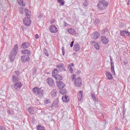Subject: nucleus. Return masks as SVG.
Here are the masks:
<instances>
[{
    "label": "nucleus",
    "instance_id": "3c124183",
    "mask_svg": "<svg viewBox=\"0 0 130 130\" xmlns=\"http://www.w3.org/2000/svg\"><path fill=\"white\" fill-rule=\"evenodd\" d=\"M0 130H6V127L4 126H0Z\"/></svg>",
    "mask_w": 130,
    "mask_h": 130
},
{
    "label": "nucleus",
    "instance_id": "393cba45",
    "mask_svg": "<svg viewBox=\"0 0 130 130\" xmlns=\"http://www.w3.org/2000/svg\"><path fill=\"white\" fill-rule=\"evenodd\" d=\"M56 93H57V91H56V89H54L51 92V94L52 97H53V98L56 97Z\"/></svg>",
    "mask_w": 130,
    "mask_h": 130
},
{
    "label": "nucleus",
    "instance_id": "7ed1b4c3",
    "mask_svg": "<svg viewBox=\"0 0 130 130\" xmlns=\"http://www.w3.org/2000/svg\"><path fill=\"white\" fill-rule=\"evenodd\" d=\"M32 91L35 94H37L39 95V98H43V93L44 90L42 89V87H34L32 89Z\"/></svg>",
    "mask_w": 130,
    "mask_h": 130
},
{
    "label": "nucleus",
    "instance_id": "ea45409f",
    "mask_svg": "<svg viewBox=\"0 0 130 130\" xmlns=\"http://www.w3.org/2000/svg\"><path fill=\"white\" fill-rule=\"evenodd\" d=\"M45 104H48V103H50V100H45L44 101Z\"/></svg>",
    "mask_w": 130,
    "mask_h": 130
},
{
    "label": "nucleus",
    "instance_id": "c756f323",
    "mask_svg": "<svg viewBox=\"0 0 130 130\" xmlns=\"http://www.w3.org/2000/svg\"><path fill=\"white\" fill-rule=\"evenodd\" d=\"M68 68V70H69V72H70L71 74H73V73H74V70H73V68H72V65L69 64Z\"/></svg>",
    "mask_w": 130,
    "mask_h": 130
},
{
    "label": "nucleus",
    "instance_id": "7c9ffc66",
    "mask_svg": "<svg viewBox=\"0 0 130 130\" xmlns=\"http://www.w3.org/2000/svg\"><path fill=\"white\" fill-rule=\"evenodd\" d=\"M58 102H59V100H58V98H57L54 101L53 104H54L56 106H57V105H58Z\"/></svg>",
    "mask_w": 130,
    "mask_h": 130
},
{
    "label": "nucleus",
    "instance_id": "f03ea898",
    "mask_svg": "<svg viewBox=\"0 0 130 130\" xmlns=\"http://www.w3.org/2000/svg\"><path fill=\"white\" fill-rule=\"evenodd\" d=\"M108 5H109L108 0H100L97 7L99 10H105L106 7H108Z\"/></svg>",
    "mask_w": 130,
    "mask_h": 130
},
{
    "label": "nucleus",
    "instance_id": "de8ad7c7",
    "mask_svg": "<svg viewBox=\"0 0 130 130\" xmlns=\"http://www.w3.org/2000/svg\"><path fill=\"white\" fill-rule=\"evenodd\" d=\"M111 72L114 74V75H115V71L114 70V68H111Z\"/></svg>",
    "mask_w": 130,
    "mask_h": 130
},
{
    "label": "nucleus",
    "instance_id": "e433bc0d",
    "mask_svg": "<svg viewBox=\"0 0 130 130\" xmlns=\"http://www.w3.org/2000/svg\"><path fill=\"white\" fill-rule=\"evenodd\" d=\"M91 44H92V45H93V46L94 45H96L98 44V43L97 42L95 41H91L90 42Z\"/></svg>",
    "mask_w": 130,
    "mask_h": 130
},
{
    "label": "nucleus",
    "instance_id": "0eeeda50",
    "mask_svg": "<svg viewBox=\"0 0 130 130\" xmlns=\"http://www.w3.org/2000/svg\"><path fill=\"white\" fill-rule=\"evenodd\" d=\"M29 55H23L21 57V62L25 63L26 61H30V57Z\"/></svg>",
    "mask_w": 130,
    "mask_h": 130
},
{
    "label": "nucleus",
    "instance_id": "72a5a7b5",
    "mask_svg": "<svg viewBox=\"0 0 130 130\" xmlns=\"http://www.w3.org/2000/svg\"><path fill=\"white\" fill-rule=\"evenodd\" d=\"M55 79L57 81V80H58V81H61L62 80V77L61 76H60V75H58L56 76V78H55Z\"/></svg>",
    "mask_w": 130,
    "mask_h": 130
},
{
    "label": "nucleus",
    "instance_id": "4c0bfd02",
    "mask_svg": "<svg viewBox=\"0 0 130 130\" xmlns=\"http://www.w3.org/2000/svg\"><path fill=\"white\" fill-rule=\"evenodd\" d=\"M44 52L46 56H48V51L46 49H44Z\"/></svg>",
    "mask_w": 130,
    "mask_h": 130
},
{
    "label": "nucleus",
    "instance_id": "dca6fc26",
    "mask_svg": "<svg viewBox=\"0 0 130 130\" xmlns=\"http://www.w3.org/2000/svg\"><path fill=\"white\" fill-rule=\"evenodd\" d=\"M120 35L121 36H127V37H130V32L127 30H123L120 31Z\"/></svg>",
    "mask_w": 130,
    "mask_h": 130
},
{
    "label": "nucleus",
    "instance_id": "412c9836",
    "mask_svg": "<svg viewBox=\"0 0 130 130\" xmlns=\"http://www.w3.org/2000/svg\"><path fill=\"white\" fill-rule=\"evenodd\" d=\"M62 100L63 101V102H66L67 103L70 101V98H69L68 95H65L62 97Z\"/></svg>",
    "mask_w": 130,
    "mask_h": 130
},
{
    "label": "nucleus",
    "instance_id": "37998d69",
    "mask_svg": "<svg viewBox=\"0 0 130 130\" xmlns=\"http://www.w3.org/2000/svg\"><path fill=\"white\" fill-rule=\"evenodd\" d=\"M19 13H20V14H23V8L22 7L19 8Z\"/></svg>",
    "mask_w": 130,
    "mask_h": 130
},
{
    "label": "nucleus",
    "instance_id": "f257e3e1",
    "mask_svg": "<svg viewBox=\"0 0 130 130\" xmlns=\"http://www.w3.org/2000/svg\"><path fill=\"white\" fill-rule=\"evenodd\" d=\"M18 49H19V46L18 44H16L12 48L11 53L9 55V59L11 61H14L16 58V56L18 54Z\"/></svg>",
    "mask_w": 130,
    "mask_h": 130
},
{
    "label": "nucleus",
    "instance_id": "ddd939ff",
    "mask_svg": "<svg viewBox=\"0 0 130 130\" xmlns=\"http://www.w3.org/2000/svg\"><path fill=\"white\" fill-rule=\"evenodd\" d=\"M47 83L49 85L50 87H53L54 86L55 83L54 82V81L53 79H52V78H48L47 79Z\"/></svg>",
    "mask_w": 130,
    "mask_h": 130
},
{
    "label": "nucleus",
    "instance_id": "09e8293b",
    "mask_svg": "<svg viewBox=\"0 0 130 130\" xmlns=\"http://www.w3.org/2000/svg\"><path fill=\"white\" fill-rule=\"evenodd\" d=\"M72 82H74V80H75V78H76V75L73 74L72 76Z\"/></svg>",
    "mask_w": 130,
    "mask_h": 130
},
{
    "label": "nucleus",
    "instance_id": "4d7b16f0",
    "mask_svg": "<svg viewBox=\"0 0 130 130\" xmlns=\"http://www.w3.org/2000/svg\"><path fill=\"white\" fill-rule=\"evenodd\" d=\"M35 38L36 39H38V38H39V36L38 34H36L35 35Z\"/></svg>",
    "mask_w": 130,
    "mask_h": 130
},
{
    "label": "nucleus",
    "instance_id": "39448f33",
    "mask_svg": "<svg viewBox=\"0 0 130 130\" xmlns=\"http://www.w3.org/2000/svg\"><path fill=\"white\" fill-rule=\"evenodd\" d=\"M22 86L23 84H22V83L20 82H16L13 84V90H15L16 91H19V90L21 89Z\"/></svg>",
    "mask_w": 130,
    "mask_h": 130
},
{
    "label": "nucleus",
    "instance_id": "1a4fd4ad",
    "mask_svg": "<svg viewBox=\"0 0 130 130\" xmlns=\"http://www.w3.org/2000/svg\"><path fill=\"white\" fill-rule=\"evenodd\" d=\"M23 24L25 26H30V24H31V19H30V17H27L23 19Z\"/></svg>",
    "mask_w": 130,
    "mask_h": 130
},
{
    "label": "nucleus",
    "instance_id": "aec40b11",
    "mask_svg": "<svg viewBox=\"0 0 130 130\" xmlns=\"http://www.w3.org/2000/svg\"><path fill=\"white\" fill-rule=\"evenodd\" d=\"M52 75L53 77L55 78V79H56V76H58L57 75H58V70L57 69L54 70V71L52 72Z\"/></svg>",
    "mask_w": 130,
    "mask_h": 130
},
{
    "label": "nucleus",
    "instance_id": "9d476101",
    "mask_svg": "<svg viewBox=\"0 0 130 130\" xmlns=\"http://www.w3.org/2000/svg\"><path fill=\"white\" fill-rule=\"evenodd\" d=\"M29 47H30V43L29 42H23L21 45V48H22V49H27V48H29Z\"/></svg>",
    "mask_w": 130,
    "mask_h": 130
},
{
    "label": "nucleus",
    "instance_id": "2eb2a0df",
    "mask_svg": "<svg viewBox=\"0 0 130 130\" xmlns=\"http://www.w3.org/2000/svg\"><path fill=\"white\" fill-rule=\"evenodd\" d=\"M73 50L75 51L76 52H78V51H80L81 50V46L79 45L78 43H76L74 44Z\"/></svg>",
    "mask_w": 130,
    "mask_h": 130
},
{
    "label": "nucleus",
    "instance_id": "13d9d810",
    "mask_svg": "<svg viewBox=\"0 0 130 130\" xmlns=\"http://www.w3.org/2000/svg\"><path fill=\"white\" fill-rule=\"evenodd\" d=\"M101 33H102V35H104V34H105V31H104V29H103V30L101 31Z\"/></svg>",
    "mask_w": 130,
    "mask_h": 130
},
{
    "label": "nucleus",
    "instance_id": "79ce46f5",
    "mask_svg": "<svg viewBox=\"0 0 130 130\" xmlns=\"http://www.w3.org/2000/svg\"><path fill=\"white\" fill-rule=\"evenodd\" d=\"M90 97L93 100L94 99H95V98H96V96H95V94H94L93 93H91Z\"/></svg>",
    "mask_w": 130,
    "mask_h": 130
},
{
    "label": "nucleus",
    "instance_id": "864d4df0",
    "mask_svg": "<svg viewBox=\"0 0 130 130\" xmlns=\"http://www.w3.org/2000/svg\"><path fill=\"white\" fill-rule=\"evenodd\" d=\"M111 69H114V63H112L111 64Z\"/></svg>",
    "mask_w": 130,
    "mask_h": 130
},
{
    "label": "nucleus",
    "instance_id": "a878e982",
    "mask_svg": "<svg viewBox=\"0 0 130 130\" xmlns=\"http://www.w3.org/2000/svg\"><path fill=\"white\" fill-rule=\"evenodd\" d=\"M17 3L19 6H21V7H25V3H24V0H17Z\"/></svg>",
    "mask_w": 130,
    "mask_h": 130
},
{
    "label": "nucleus",
    "instance_id": "603ef678",
    "mask_svg": "<svg viewBox=\"0 0 130 130\" xmlns=\"http://www.w3.org/2000/svg\"><path fill=\"white\" fill-rule=\"evenodd\" d=\"M111 64L113 63V60H112V57L110 56Z\"/></svg>",
    "mask_w": 130,
    "mask_h": 130
},
{
    "label": "nucleus",
    "instance_id": "f3484780",
    "mask_svg": "<svg viewBox=\"0 0 130 130\" xmlns=\"http://www.w3.org/2000/svg\"><path fill=\"white\" fill-rule=\"evenodd\" d=\"M21 53L22 54H27V55H28V56H30L31 55V51L29 50L28 49H24L21 51Z\"/></svg>",
    "mask_w": 130,
    "mask_h": 130
},
{
    "label": "nucleus",
    "instance_id": "bf43d9fd",
    "mask_svg": "<svg viewBox=\"0 0 130 130\" xmlns=\"http://www.w3.org/2000/svg\"><path fill=\"white\" fill-rule=\"evenodd\" d=\"M123 26H124V24H123V23H121V24L120 25V27H121L122 28V27H123Z\"/></svg>",
    "mask_w": 130,
    "mask_h": 130
},
{
    "label": "nucleus",
    "instance_id": "423d86ee",
    "mask_svg": "<svg viewBox=\"0 0 130 130\" xmlns=\"http://www.w3.org/2000/svg\"><path fill=\"white\" fill-rule=\"evenodd\" d=\"M56 68L58 69L59 72H66V68H64V64L61 63L60 64H58L56 66Z\"/></svg>",
    "mask_w": 130,
    "mask_h": 130
},
{
    "label": "nucleus",
    "instance_id": "a211bd4d",
    "mask_svg": "<svg viewBox=\"0 0 130 130\" xmlns=\"http://www.w3.org/2000/svg\"><path fill=\"white\" fill-rule=\"evenodd\" d=\"M106 76L108 80H112V79H113V77H112V74H111V73L108 71H106Z\"/></svg>",
    "mask_w": 130,
    "mask_h": 130
},
{
    "label": "nucleus",
    "instance_id": "2f4dec72",
    "mask_svg": "<svg viewBox=\"0 0 130 130\" xmlns=\"http://www.w3.org/2000/svg\"><path fill=\"white\" fill-rule=\"evenodd\" d=\"M37 130H45V127L41 125H38L37 126Z\"/></svg>",
    "mask_w": 130,
    "mask_h": 130
},
{
    "label": "nucleus",
    "instance_id": "20e7f679",
    "mask_svg": "<svg viewBox=\"0 0 130 130\" xmlns=\"http://www.w3.org/2000/svg\"><path fill=\"white\" fill-rule=\"evenodd\" d=\"M74 85L77 88H81L82 86V79L81 77H79L75 79Z\"/></svg>",
    "mask_w": 130,
    "mask_h": 130
},
{
    "label": "nucleus",
    "instance_id": "b1692460",
    "mask_svg": "<svg viewBox=\"0 0 130 130\" xmlns=\"http://www.w3.org/2000/svg\"><path fill=\"white\" fill-rule=\"evenodd\" d=\"M59 90V93H60L62 95H64V94H67L68 93L67 89H66L64 87L63 88H61Z\"/></svg>",
    "mask_w": 130,
    "mask_h": 130
},
{
    "label": "nucleus",
    "instance_id": "f704fd0d",
    "mask_svg": "<svg viewBox=\"0 0 130 130\" xmlns=\"http://www.w3.org/2000/svg\"><path fill=\"white\" fill-rule=\"evenodd\" d=\"M25 15L27 16V17H30V14L29 13V10L27 9H25Z\"/></svg>",
    "mask_w": 130,
    "mask_h": 130
},
{
    "label": "nucleus",
    "instance_id": "69168bd1",
    "mask_svg": "<svg viewBox=\"0 0 130 130\" xmlns=\"http://www.w3.org/2000/svg\"><path fill=\"white\" fill-rule=\"evenodd\" d=\"M127 5H129V3H127Z\"/></svg>",
    "mask_w": 130,
    "mask_h": 130
},
{
    "label": "nucleus",
    "instance_id": "c85d7f7f",
    "mask_svg": "<svg viewBox=\"0 0 130 130\" xmlns=\"http://www.w3.org/2000/svg\"><path fill=\"white\" fill-rule=\"evenodd\" d=\"M83 6L85 7H87L89 6V2L88 1V0H85V1L83 3Z\"/></svg>",
    "mask_w": 130,
    "mask_h": 130
},
{
    "label": "nucleus",
    "instance_id": "6e6d98bb",
    "mask_svg": "<svg viewBox=\"0 0 130 130\" xmlns=\"http://www.w3.org/2000/svg\"><path fill=\"white\" fill-rule=\"evenodd\" d=\"M104 31H105V33H107V32H108L109 30L108 28H105V29H104Z\"/></svg>",
    "mask_w": 130,
    "mask_h": 130
},
{
    "label": "nucleus",
    "instance_id": "5fc2aeb1",
    "mask_svg": "<svg viewBox=\"0 0 130 130\" xmlns=\"http://www.w3.org/2000/svg\"><path fill=\"white\" fill-rule=\"evenodd\" d=\"M93 101H94V102H97L98 103V99L95 98V99H94L93 100Z\"/></svg>",
    "mask_w": 130,
    "mask_h": 130
},
{
    "label": "nucleus",
    "instance_id": "e2e57ef3",
    "mask_svg": "<svg viewBox=\"0 0 130 130\" xmlns=\"http://www.w3.org/2000/svg\"><path fill=\"white\" fill-rule=\"evenodd\" d=\"M7 113H8V114H11V111H10V110H8Z\"/></svg>",
    "mask_w": 130,
    "mask_h": 130
},
{
    "label": "nucleus",
    "instance_id": "8fccbe9b",
    "mask_svg": "<svg viewBox=\"0 0 130 130\" xmlns=\"http://www.w3.org/2000/svg\"><path fill=\"white\" fill-rule=\"evenodd\" d=\"M74 42H75V41H74L71 42V43L70 44V47H73V46H74Z\"/></svg>",
    "mask_w": 130,
    "mask_h": 130
},
{
    "label": "nucleus",
    "instance_id": "6e6552de",
    "mask_svg": "<svg viewBox=\"0 0 130 130\" xmlns=\"http://www.w3.org/2000/svg\"><path fill=\"white\" fill-rule=\"evenodd\" d=\"M99 37H100V32L97 31H95L92 34L91 38H92V39H94V40H97V39H98Z\"/></svg>",
    "mask_w": 130,
    "mask_h": 130
},
{
    "label": "nucleus",
    "instance_id": "473e14b6",
    "mask_svg": "<svg viewBox=\"0 0 130 130\" xmlns=\"http://www.w3.org/2000/svg\"><path fill=\"white\" fill-rule=\"evenodd\" d=\"M57 3L60 4V6H63V5L65 4L64 0H57Z\"/></svg>",
    "mask_w": 130,
    "mask_h": 130
},
{
    "label": "nucleus",
    "instance_id": "a19ab883",
    "mask_svg": "<svg viewBox=\"0 0 130 130\" xmlns=\"http://www.w3.org/2000/svg\"><path fill=\"white\" fill-rule=\"evenodd\" d=\"M42 18H43V14L42 13H40V14L38 15V18L42 19Z\"/></svg>",
    "mask_w": 130,
    "mask_h": 130
},
{
    "label": "nucleus",
    "instance_id": "58836bf2",
    "mask_svg": "<svg viewBox=\"0 0 130 130\" xmlns=\"http://www.w3.org/2000/svg\"><path fill=\"white\" fill-rule=\"evenodd\" d=\"M15 74H16L17 76L16 77H19V76H20V72H19L18 70L15 71Z\"/></svg>",
    "mask_w": 130,
    "mask_h": 130
},
{
    "label": "nucleus",
    "instance_id": "9b49d317",
    "mask_svg": "<svg viewBox=\"0 0 130 130\" xmlns=\"http://www.w3.org/2000/svg\"><path fill=\"white\" fill-rule=\"evenodd\" d=\"M49 31L51 32V33H57V31H58V30L55 25H51L50 26Z\"/></svg>",
    "mask_w": 130,
    "mask_h": 130
},
{
    "label": "nucleus",
    "instance_id": "c9c22d12",
    "mask_svg": "<svg viewBox=\"0 0 130 130\" xmlns=\"http://www.w3.org/2000/svg\"><path fill=\"white\" fill-rule=\"evenodd\" d=\"M93 46L94 48L96 49V50H99V49L100 48V46L99 45V44L94 45Z\"/></svg>",
    "mask_w": 130,
    "mask_h": 130
},
{
    "label": "nucleus",
    "instance_id": "5701e85b",
    "mask_svg": "<svg viewBox=\"0 0 130 130\" xmlns=\"http://www.w3.org/2000/svg\"><path fill=\"white\" fill-rule=\"evenodd\" d=\"M78 98L79 101H81L82 100V98H83V91L80 90L78 92Z\"/></svg>",
    "mask_w": 130,
    "mask_h": 130
},
{
    "label": "nucleus",
    "instance_id": "0e129e2a",
    "mask_svg": "<svg viewBox=\"0 0 130 130\" xmlns=\"http://www.w3.org/2000/svg\"><path fill=\"white\" fill-rule=\"evenodd\" d=\"M71 66L74 67V63H71Z\"/></svg>",
    "mask_w": 130,
    "mask_h": 130
},
{
    "label": "nucleus",
    "instance_id": "a18cd8bd",
    "mask_svg": "<svg viewBox=\"0 0 130 130\" xmlns=\"http://www.w3.org/2000/svg\"><path fill=\"white\" fill-rule=\"evenodd\" d=\"M94 23L95 24H99V20L97 18H96L94 20Z\"/></svg>",
    "mask_w": 130,
    "mask_h": 130
},
{
    "label": "nucleus",
    "instance_id": "680f3d73",
    "mask_svg": "<svg viewBox=\"0 0 130 130\" xmlns=\"http://www.w3.org/2000/svg\"><path fill=\"white\" fill-rule=\"evenodd\" d=\"M64 24L65 27H67L68 26V23H67V22H66V21L64 22Z\"/></svg>",
    "mask_w": 130,
    "mask_h": 130
},
{
    "label": "nucleus",
    "instance_id": "c03bdc74",
    "mask_svg": "<svg viewBox=\"0 0 130 130\" xmlns=\"http://www.w3.org/2000/svg\"><path fill=\"white\" fill-rule=\"evenodd\" d=\"M64 47H62V55H64Z\"/></svg>",
    "mask_w": 130,
    "mask_h": 130
},
{
    "label": "nucleus",
    "instance_id": "f8f14e48",
    "mask_svg": "<svg viewBox=\"0 0 130 130\" xmlns=\"http://www.w3.org/2000/svg\"><path fill=\"white\" fill-rule=\"evenodd\" d=\"M56 83L58 89H63V88H64V87H66V84H64V83L62 82V81H57Z\"/></svg>",
    "mask_w": 130,
    "mask_h": 130
},
{
    "label": "nucleus",
    "instance_id": "4be33fe9",
    "mask_svg": "<svg viewBox=\"0 0 130 130\" xmlns=\"http://www.w3.org/2000/svg\"><path fill=\"white\" fill-rule=\"evenodd\" d=\"M28 112L30 113V114L34 115L35 111H34V107H29L28 109Z\"/></svg>",
    "mask_w": 130,
    "mask_h": 130
},
{
    "label": "nucleus",
    "instance_id": "338daca9",
    "mask_svg": "<svg viewBox=\"0 0 130 130\" xmlns=\"http://www.w3.org/2000/svg\"><path fill=\"white\" fill-rule=\"evenodd\" d=\"M104 121H105V122H106V120H104Z\"/></svg>",
    "mask_w": 130,
    "mask_h": 130
},
{
    "label": "nucleus",
    "instance_id": "052dcab7",
    "mask_svg": "<svg viewBox=\"0 0 130 130\" xmlns=\"http://www.w3.org/2000/svg\"><path fill=\"white\" fill-rule=\"evenodd\" d=\"M54 106H56L55 105L53 104V103L50 107H51V108H53V107H54Z\"/></svg>",
    "mask_w": 130,
    "mask_h": 130
},
{
    "label": "nucleus",
    "instance_id": "bb28decb",
    "mask_svg": "<svg viewBox=\"0 0 130 130\" xmlns=\"http://www.w3.org/2000/svg\"><path fill=\"white\" fill-rule=\"evenodd\" d=\"M68 32L71 34V35L76 33V30L75 29L71 28L68 30Z\"/></svg>",
    "mask_w": 130,
    "mask_h": 130
},
{
    "label": "nucleus",
    "instance_id": "49530a36",
    "mask_svg": "<svg viewBox=\"0 0 130 130\" xmlns=\"http://www.w3.org/2000/svg\"><path fill=\"white\" fill-rule=\"evenodd\" d=\"M123 64H124V66H126L128 63L127 61H126V60H124L123 61Z\"/></svg>",
    "mask_w": 130,
    "mask_h": 130
},
{
    "label": "nucleus",
    "instance_id": "cd10ccee",
    "mask_svg": "<svg viewBox=\"0 0 130 130\" xmlns=\"http://www.w3.org/2000/svg\"><path fill=\"white\" fill-rule=\"evenodd\" d=\"M31 71L33 76H34V75H36V74H37V69L36 68V67H34L32 69Z\"/></svg>",
    "mask_w": 130,
    "mask_h": 130
},
{
    "label": "nucleus",
    "instance_id": "4468645a",
    "mask_svg": "<svg viewBox=\"0 0 130 130\" xmlns=\"http://www.w3.org/2000/svg\"><path fill=\"white\" fill-rule=\"evenodd\" d=\"M101 42L103 44H107L109 42V39L106 38L105 36L101 37Z\"/></svg>",
    "mask_w": 130,
    "mask_h": 130
},
{
    "label": "nucleus",
    "instance_id": "6ab92c4d",
    "mask_svg": "<svg viewBox=\"0 0 130 130\" xmlns=\"http://www.w3.org/2000/svg\"><path fill=\"white\" fill-rule=\"evenodd\" d=\"M19 81H20V79H19L18 76H16V75H13L12 76L13 83H19Z\"/></svg>",
    "mask_w": 130,
    "mask_h": 130
}]
</instances>
